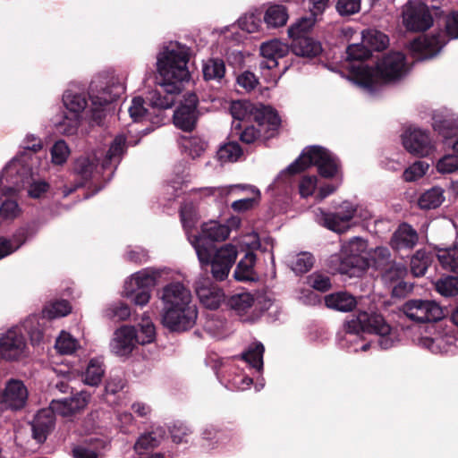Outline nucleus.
<instances>
[{
    "mask_svg": "<svg viewBox=\"0 0 458 458\" xmlns=\"http://www.w3.org/2000/svg\"><path fill=\"white\" fill-rule=\"evenodd\" d=\"M161 438L162 434H159L158 436L157 435V433L154 432L143 434L139 437V439L135 443L134 449L136 452L141 454L145 450L158 445Z\"/></svg>",
    "mask_w": 458,
    "mask_h": 458,
    "instance_id": "13d9d810",
    "label": "nucleus"
},
{
    "mask_svg": "<svg viewBox=\"0 0 458 458\" xmlns=\"http://www.w3.org/2000/svg\"><path fill=\"white\" fill-rule=\"evenodd\" d=\"M447 43L446 35L438 32L436 35L422 36L410 43V50L416 60H426L434 57Z\"/></svg>",
    "mask_w": 458,
    "mask_h": 458,
    "instance_id": "4468645a",
    "label": "nucleus"
},
{
    "mask_svg": "<svg viewBox=\"0 0 458 458\" xmlns=\"http://www.w3.org/2000/svg\"><path fill=\"white\" fill-rule=\"evenodd\" d=\"M129 113L134 122H140L147 116V109L144 106V99L141 97H135L131 100Z\"/></svg>",
    "mask_w": 458,
    "mask_h": 458,
    "instance_id": "338daca9",
    "label": "nucleus"
},
{
    "mask_svg": "<svg viewBox=\"0 0 458 458\" xmlns=\"http://www.w3.org/2000/svg\"><path fill=\"white\" fill-rule=\"evenodd\" d=\"M433 128L444 138L448 139L458 129V117L454 114H435Z\"/></svg>",
    "mask_w": 458,
    "mask_h": 458,
    "instance_id": "2f4dec72",
    "label": "nucleus"
},
{
    "mask_svg": "<svg viewBox=\"0 0 458 458\" xmlns=\"http://www.w3.org/2000/svg\"><path fill=\"white\" fill-rule=\"evenodd\" d=\"M316 16L300 19L288 29V35L291 38L306 36V33L313 27Z\"/></svg>",
    "mask_w": 458,
    "mask_h": 458,
    "instance_id": "864d4df0",
    "label": "nucleus"
},
{
    "mask_svg": "<svg viewBox=\"0 0 458 458\" xmlns=\"http://www.w3.org/2000/svg\"><path fill=\"white\" fill-rule=\"evenodd\" d=\"M435 286L437 292L443 296L451 297L458 294V279L455 277L447 276L439 279Z\"/></svg>",
    "mask_w": 458,
    "mask_h": 458,
    "instance_id": "6e6d98bb",
    "label": "nucleus"
},
{
    "mask_svg": "<svg viewBox=\"0 0 458 458\" xmlns=\"http://www.w3.org/2000/svg\"><path fill=\"white\" fill-rule=\"evenodd\" d=\"M234 189H239L247 191L250 194V196L233 201L231 204V208L233 211L237 213H243L251 210L259 204L261 199L260 191L250 184H234L221 187H204L198 190H194V191H200L205 196L217 195L220 197H224L230 194L232 191Z\"/></svg>",
    "mask_w": 458,
    "mask_h": 458,
    "instance_id": "9b49d317",
    "label": "nucleus"
},
{
    "mask_svg": "<svg viewBox=\"0 0 458 458\" xmlns=\"http://www.w3.org/2000/svg\"><path fill=\"white\" fill-rule=\"evenodd\" d=\"M403 311L410 319L419 323L437 321L444 316L441 307L429 300H410L403 304Z\"/></svg>",
    "mask_w": 458,
    "mask_h": 458,
    "instance_id": "ddd939ff",
    "label": "nucleus"
},
{
    "mask_svg": "<svg viewBox=\"0 0 458 458\" xmlns=\"http://www.w3.org/2000/svg\"><path fill=\"white\" fill-rule=\"evenodd\" d=\"M63 102L69 113L81 116L88 106L84 88L79 84H71L63 94Z\"/></svg>",
    "mask_w": 458,
    "mask_h": 458,
    "instance_id": "5701e85b",
    "label": "nucleus"
},
{
    "mask_svg": "<svg viewBox=\"0 0 458 458\" xmlns=\"http://www.w3.org/2000/svg\"><path fill=\"white\" fill-rule=\"evenodd\" d=\"M264 345L261 343H254L242 354V359L258 372L263 369Z\"/></svg>",
    "mask_w": 458,
    "mask_h": 458,
    "instance_id": "ea45409f",
    "label": "nucleus"
},
{
    "mask_svg": "<svg viewBox=\"0 0 458 458\" xmlns=\"http://www.w3.org/2000/svg\"><path fill=\"white\" fill-rule=\"evenodd\" d=\"M314 264V257L310 252H301L291 260V267L296 274L308 272Z\"/></svg>",
    "mask_w": 458,
    "mask_h": 458,
    "instance_id": "603ef678",
    "label": "nucleus"
},
{
    "mask_svg": "<svg viewBox=\"0 0 458 458\" xmlns=\"http://www.w3.org/2000/svg\"><path fill=\"white\" fill-rule=\"evenodd\" d=\"M90 400V394L81 391L70 398L52 401V409L62 417H71L84 410Z\"/></svg>",
    "mask_w": 458,
    "mask_h": 458,
    "instance_id": "aec40b11",
    "label": "nucleus"
},
{
    "mask_svg": "<svg viewBox=\"0 0 458 458\" xmlns=\"http://www.w3.org/2000/svg\"><path fill=\"white\" fill-rule=\"evenodd\" d=\"M155 276L148 269L139 271L125 281L123 294L131 295L134 293V288L150 291L155 284Z\"/></svg>",
    "mask_w": 458,
    "mask_h": 458,
    "instance_id": "c85d7f7f",
    "label": "nucleus"
},
{
    "mask_svg": "<svg viewBox=\"0 0 458 458\" xmlns=\"http://www.w3.org/2000/svg\"><path fill=\"white\" fill-rule=\"evenodd\" d=\"M138 344L136 327L123 326L114 333L111 349L118 356L129 355Z\"/></svg>",
    "mask_w": 458,
    "mask_h": 458,
    "instance_id": "4be33fe9",
    "label": "nucleus"
},
{
    "mask_svg": "<svg viewBox=\"0 0 458 458\" xmlns=\"http://www.w3.org/2000/svg\"><path fill=\"white\" fill-rule=\"evenodd\" d=\"M325 304L329 309L348 312L355 308L357 301L353 295L341 291L325 296Z\"/></svg>",
    "mask_w": 458,
    "mask_h": 458,
    "instance_id": "c756f323",
    "label": "nucleus"
},
{
    "mask_svg": "<svg viewBox=\"0 0 458 458\" xmlns=\"http://www.w3.org/2000/svg\"><path fill=\"white\" fill-rule=\"evenodd\" d=\"M79 346L77 339L65 331L61 332L55 344L56 351L61 354H72Z\"/></svg>",
    "mask_w": 458,
    "mask_h": 458,
    "instance_id": "8fccbe9b",
    "label": "nucleus"
},
{
    "mask_svg": "<svg viewBox=\"0 0 458 458\" xmlns=\"http://www.w3.org/2000/svg\"><path fill=\"white\" fill-rule=\"evenodd\" d=\"M362 42L373 50L381 51L387 47L389 39L383 32L376 29H368L362 31Z\"/></svg>",
    "mask_w": 458,
    "mask_h": 458,
    "instance_id": "79ce46f5",
    "label": "nucleus"
},
{
    "mask_svg": "<svg viewBox=\"0 0 458 458\" xmlns=\"http://www.w3.org/2000/svg\"><path fill=\"white\" fill-rule=\"evenodd\" d=\"M197 106L195 103L179 106L174 114V123L176 127L189 131L193 130L197 121Z\"/></svg>",
    "mask_w": 458,
    "mask_h": 458,
    "instance_id": "cd10ccee",
    "label": "nucleus"
},
{
    "mask_svg": "<svg viewBox=\"0 0 458 458\" xmlns=\"http://www.w3.org/2000/svg\"><path fill=\"white\" fill-rule=\"evenodd\" d=\"M255 302L254 295L248 292L233 294L227 301V305L239 316L245 315Z\"/></svg>",
    "mask_w": 458,
    "mask_h": 458,
    "instance_id": "f704fd0d",
    "label": "nucleus"
},
{
    "mask_svg": "<svg viewBox=\"0 0 458 458\" xmlns=\"http://www.w3.org/2000/svg\"><path fill=\"white\" fill-rule=\"evenodd\" d=\"M230 227L215 220H210L201 225V233L198 235H189L188 239L193 246L202 269L211 266L212 276L216 281L227 278L237 258V248L233 244H225L213 254L212 245L208 242H222L228 238Z\"/></svg>",
    "mask_w": 458,
    "mask_h": 458,
    "instance_id": "f03ea898",
    "label": "nucleus"
},
{
    "mask_svg": "<svg viewBox=\"0 0 458 458\" xmlns=\"http://www.w3.org/2000/svg\"><path fill=\"white\" fill-rule=\"evenodd\" d=\"M28 390L21 380L10 379L3 393H0L4 409L20 410L26 404Z\"/></svg>",
    "mask_w": 458,
    "mask_h": 458,
    "instance_id": "f3484780",
    "label": "nucleus"
},
{
    "mask_svg": "<svg viewBox=\"0 0 458 458\" xmlns=\"http://www.w3.org/2000/svg\"><path fill=\"white\" fill-rule=\"evenodd\" d=\"M162 324L174 332L191 329L198 317L191 291L180 282H172L161 290Z\"/></svg>",
    "mask_w": 458,
    "mask_h": 458,
    "instance_id": "7ed1b4c3",
    "label": "nucleus"
},
{
    "mask_svg": "<svg viewBox=\"0 0 458 458\" xmlns=\"http://www.w3.org/2000/svg\"><path fill=\"white\" fill-rule=\"evenodd\" d=\"M434 255L430 251L419 250L411 259V271L414 276L425 275L428 267L433 261Z\"/></svg>",
    "mask_w": 458,
    "mask_h": 458,
    "instance_id": "4c0bfd02",
    "label": "nucleus"
},
{
    "mask_svg": "<svg viewBox=\"0 0 458 458\" xmlns=\"http://www.w3.org/2000/svg\"><path fill=\"white\" fill-rule=\"evenodd\" d=\"M124 86L114 78L104 76L94 78L89 88L94 119H100L103 108L115 101L124 92Z\"/></svg>",
    "mask_w": 458,
    "mask_h": 458,
    "instance_id": "6e6552de",
    "label": "nucleus"
},
{
    "mask_svg": "<svg viewBox=\"0 0 458 458\" xmlns=\"http://www.w3.org/2000/svg\"><path fill=\"white\" fill-rule=\"evenodd\" d=\"M458 169V155L448 154L437 163V170L441 174H451Z\"/></svg>",
    "mask_w": 458,
    "mask_h": 458,
    "instance_id": "680f3d73",
    "label": "nucleus"
},
{
    "mask_svg": "<svg viewBox=\"0 0 458 458\" xmlns=\"http://www.w3.org/2000/svg\"><path fill=\"white\" fill-rule=\"evenodd\" d=\"M138 344H147L154 341L156 330L153 323L147 321L145 324L140 325V328H136Z\"/></svg>",
    "mask_w": 458,
    "mask_h": 458,
    "instance_id": "e2e57ef3",
    "label": "nucleus"
},
{
    "mask_svg": "<svg viewBox=\"0 0 458 458\" xmlns=\"http://www.w3.org/2000/svg\"><path fill=\"white\" fill-rule=\"evenodd\" d=\"M308 284L315 290L326 292L330 289V278L319 273H313L307 278Z\"/></svg>",
    "mask_w": 458,
    "mask_h": 458,
    "instance_id": "69168bd1",
    "label": "nucleus"
},
{
    "mask_svg": "<svg viewBox=\"0 0 458 458\" xmlns=\"http://www.w3.org/2000/svg\"><path fill=\"white\" fill-rule=\"evenodd\" d=\"M403 145L411 154L425 157L434 149L428 131L418 128H408L402 135Z\"/></svg>",
    "mask_w": 458,
    "mask_h": 458,
    "instance_id": "2eb2a0df",
    "label": "nucleus"
},
{
    "mask_svg": "<svg viewBox=\"0 0 458 458\" xmlns=\"http://www.w3.org/2000/svg\"><path fill=\"white\" fill-rule=\"evenodd\" d=\"M108 444L103 440H96L90 445H78L72 449L74 458H101Z\"/></svg>",
    "mask_w": 458,
    "mask_h": 458,
    "instance_id": "58836bf2",
    "label": "nucleus"
},
{
    "mask_svg": "<svg viewBox=\"0 0 458 458\" xmlns=\"http://www.w3.org/2000/svg\"><path fill=\"white\" fill-rule=\"evenodd\" d=\"M72 307L68 301L61 300L56 301L46 306L43 310L44 317L48 318H55L58 317H64L71 312Z\"/></svg>",
    "mask_w": 458,
    "mask_h": 458,
    "instance_id": "3c124183",
    "label": "nucleus"
},
{
    "mask_svg": "<svg viewBox=\"0 0 458 458\" xmlns=\"http://www.w3.org/2000/svg\"><path fill=\"white\" fill-rule=\"evenodd\" d=\"M292 50L296 55L311 58L322 52V46L319 41L302 36L293 38Z\"/></svg>",
    "mask_w": 458,
    "mask_h": 458,
    "instance_id": "bb28decb",
    "label": "nucleus"
},
{
    "mask_svg": "<svg viewBox=\"0 0 458 458\" xmlns=\"http://www.w3.org/2000/svg\"><path fill=\"white\" fill-rule=\"evenodd\" d=\"M230 113L233 118V130H241L242 123L253 120L258 126H267V131H277L281 120L276 110L270 106H255L249 101L238 100L232 102Z\"/></svg>",
    "mask_w": 458,
    "mask_h": 458,
    "instance_id": "0eeeda50",
    "label": "nucleus"
},
{
    "mask_svg": "<svg viewBox=\"0 0 458 458\" xmlns=\"http://www.w3.org/2000/svg\"><path fill=\"white\" fill-rule=\"evenodd\" d=\"M444 200V190L441 187H432L420 196L418 205L421 209H434L438 208Z\"/></svg>",
    "mask_w": 458,
    "mask_h": 458,
    "instance_id": "c9c22d12",
    "label": "nucleus"
},
{
    "mask_svg": "<svg viewBox=\"0 0 458 458\" xmlns=\"http://www.w3.org/2000/svg\"><path fill=\"white\" fill-rule=\"evenodd\" d=\"M256 255L253 252H247L239 261L233 272V277L240 282H253L257 279L254 270Z\"/></svg>",
    "mask_w": 458,
    "mask_h": 458,
    "instance_id": "7c9ffc66",
    "label": "nucleus"
},
{
    "mask_svg": "<svg viewBox=\"0 0 458 458\" xmlns=\"http://www.w3.org/2000/svg\"><path fill=\"white\" fill-rule=\"evenodd\" d=\"M428 167L429 165L427 162L416 161L404 170L403 178L405 182L417 181L426 174Z\"/></svg>",
    "mask_w": 458,
    "mask_h": 458,
    "instance_id": "5fc2aeb1",
    "label": "nucleus"
},
{
    "mask_svg": "<svg viewBox=\"0 0 458 458\" xmlns=\"http://www.w3.org/2000/svg\"><path fill=\"white\" fill-rule=\"evenodd\" d=\"M288 20L287 10L283 5L270 6L264 16L267 27L277 28L284 26Z\"/></svg>",
    "mask_w": 458,
    "mask_h": 458,
    "instance_id": "37998d69",
    "label": "nucleus"
},
{
    "mask_svg": "<svg viewBox=\"0 0 458 458\" xmlns=\"http://www.w3.org/2000/svg\"><path fill=\"white\" fill-rule=\"evenodd\" d=\"M382 270V281L385 284L391 286L396 282L404 278L407 274L406 267L400 263L393 262Z\"/></svg>",
    "mask_w": 458,
    "mask_h": 458,
    "instance_id": "c03bdc74",
    "label": "nucleus"
},
{
    "mask_svg": "<svg viewBox=\"0 0 458 458\" xmlns=\"http://www.w3.org/2000/svg\"><path fill=\"white\" fill-rule=\"evenodd\" d=\"M182 146L192 158L200 157L206 150L207 143L200 137L194 136L184 140Z\"/></svg>",
    "mask_w": 458,
    "mask_h": 458,
    "instance_id": "4d7b16f0",
    "label": "nucleus"
},
{
    "mask_svg": "<svg viewBox=\"0 0 458 458\" xmlns=\"http://www.w3.org/2000/svg\"><path fill=\"white\" fill-rule=\"evenodd\" d=\"M403 22L411 30H426L433 24V18L426 8L409 10L404 13Z\"/></svg>",
    "mask_w": 458,
    "mask_h": 458,
    "instance_id": "393cba45",
    "label": "nucleus"
},
{
    "mask_svg": "<svg viewBox=\"0 0 458 458\" xmlns=\"http://www.w3.org/2000/svg\"><path fill=\"white\" fill-rule=\"evenodd\" d=\"M366 44H352L347 47V58L350 61H362L369 58L371 51L365 47Z\"/></svg>",
    "mask_w": 458,
    "mask_h": 458,
    "instance_id": "0e129e2a",
    "label": "nucleus"
},
{
    "mask_svg": "<svg viewBox=\"0 0 458 458\" xmlns=\"http://www.w3.org/2000/svg\"><path fill=\"white\" fill-rule=\"evenodd\" d=\"M367 242L360 237H353L344 242L341 248L339 271L341 274H355L370 267L368 258Z\"/></svg>",
    "mask_w": 458,
    "mask_h": 458,
    "instance_id": "9d476101",
    "label": "nucleus"
},
{
    "mask_svg": "<svg viewBox=\"0 0 458 458\" xmlns=\"http://www.w3.org/2000/svg\"><path fill=\"white\" fill-rule=\"evenodd\" d=\"M70 155V149L63 140H57L51 148L52 161L55 165H63Z\"/></svg>",
    "mask_w": 458,
    "mask_h": 458,
    "instance_id": "052dcab7",
    "label": "nucleus"
},
{
    "mask_svg": "<svg viewBox=\"0 0 458 458\" xmlns=\"http://www.w3.org/2000/svg\"><path fill=\"white\" fill-rule=\"evenodd\" d=\"M346 327L350 341L357 338L360 332L376 334L378 336L377 344L383 350L393 347L397 341L395 333L384 318L377 313L359 312L356 318L347 322Z\"/></svg>",
    "mask_w": 458,
    "mask_h": 458,
    "instance_id": "423d86ee",
    "label": "nucleus"
},
{
    "mask_svg": "<svg viewBox=\"0 0 458 458\" xmlns=\"http://www.w3.org/2000/svg\"><path fill=\"white\" fill-rule=\"evenodd\" d=\"M310 165H316L319 174L325 178L335 176L340 169L338 158L329 150L320 146L308 147L294 162L278 174L274 186L279 187L281 182L289 183L290 175L300 173Z\"/></svg>",
    "mask_w": 458,
    "mask_h": 458,
    "instance_id": "39448f33",
    "label": "nucleus"
},
{
    "mask_svg": "<svg viewBox=\"0 0 458 458\" xmlns=\"http://www.w3.org/2000/svg\"><path fill=\"white\" fill-rule=\"evenodd\" d=\"M238 26L248 33H253L259 30L260 19L254 13L245 14L238 20Z\"/></svg>",
    "mask_w": 458,
    "mask_h": 458,
    "instance_id": "774afa93",
    "label": "nucleus"
},
{
    "mask_svg": "<svg viewBox=\"0 0 458 458\" xmlns=\"http://www.w3.org/2000/svg\"><path fill=\"white\" fill-rule=\"evenodd\" d=\"M196 294L200 303L209 310H216L225 301L223 290L208 279H199L196 283Z\"/></svg>",
    "mask_w": 458,
    "mask_h": 458,
    "instance_id": "6ab92c4d",
    "label": "nucleus"
},
{
    "mask_svg": "<svg viewBox=\"0 0 458 458\" xmlns=\"http://www.w3.org/2000/svg\"><path fill=\"white\" fill-rule=\"evenodd\" d=\"M236 135L239 136V139L242 142L246 144H251L256 140H258L261 135H264L266 138H270L274 136L276 131H267V126L264 127L259 126L256 128L254 125H245L242 123L241 130H233Z\"/></svg>",
    "mask_w": 458,
    "mask_h": 458,
    "instance_id": "72a5a7b5",
    "label": "nucleus"
},
{
    "mask_svg": "<svg viewBox=\"0 0 458 458\" xmlns=\"http://www.w3.org/2000/svg\"><path fill=\"white\" fill-rule=\"evenodd\" d=\"M242 155L241 146L234 141H229L222 145L217 152L216 157L222 163L236 162Z\"/></svg>",
    "mask_w": 458,
    "mask_h": 458,
    "instance_id": "49530a36",
    "label": "nucleus"
},
{
    "mask_svg": "<svg viewBox=\"0 0 458 458\" xmlns=\"http://www.w3.org/2000/svg\"><path fill=\"white\" fill-rule=\"evenodd\" d=\"M456 343L457 338L451 331L438 332L434 337L425 336L420 340V344L433 353H455Z\"/></svg>",
    "mask_w": 458,
    "mask_h": 458,
    "instance_id": "412c9836",
    "label": "nucleus"
},
{
    "mask_svg": "<svg viewBox=\"0 0 458 458\" xmlns=\"http://www.w3.org/2000/svg\"><path fill=\"white\" fill-rule=\"evenodd\" d=\"M203 77L206 81H219L225 73V65L222 59L210 58L202 66Z\"/></svg>",
    "mask_w": 458,
    "mask_h": 458,
    "instance_id": "a19ab883",
    "label": "nucleus"
},
{
    "mask_svg": "<svg viewBox=\"0 0 458 458\" xmlns=\"http://www.w3.org/2000/svg\"><path fill=\"white\" fill-rule=\"evenodd\" d=\"M289 47L278 39H272L264 42L260 46L259 70L262 77L267 83L276 84L286 67L280 72L278 69V60L287 55Z\"/></svg>",
    "mask_w": 458,
    "mask_h": 458,
    "instance_id": "1a4fd4ad",
    "label": "nucleus"
},
{
    "mask_svg": "<svg viewBox=\"0 0 458 458\" xmlns=\"http://www.w3.org/2000/svg\"><path fill=\"white\" fill-rule=\"evenodd\" d=\"M103 362L98 359H91L84 373L83 381L89 386H98L104 376Z\"/></svg>",
    "mask_w": 458,
    "mask_h": 458,
    "instance_id": "a18cd8bd",
    "label": "nucleus"
},
{
    "mask_svg": "<svg viewBox=\"0 0 458 458\" xmlns=\"http://www.w3.org/2000/svg\"><path fill=\"white\" fill-rule=\"evenodd\" d=\"M27 230L20 229L11 238L0 237V259L17 250L27 240Z\"/></svg>",
    "mask_w": 458,
    "mask_h": 458,
    "instance_id": "e433bc0d",
    "label": "nucleus"
},
{
    "mask_svg": "<svg viewBox=\"0 0 458 458\" xmlns=\"http://www.w3.org/2000/svg\"><path fill=\"white\" fill-rule=\"evenodd\" d=\"M405 56L401 52H390L375 67L363 63L351 66V80L367 92L373 94L384 84L401 79L406 72Z\"/></svg>",
    "mask_w": 458,
    "mask_h": 458,
    "instance_id": "20e7f679",
    "label": "nucleus"
},
{
    "mask_svg": "<svg viewBox=\"0 0 458 458\" xmlns=\"http://www.w3.org/2000/svg\"><path fill=\"white\" fill-rule=\"evenodd\" d=\"M437 256L445 269L458 274V248L440 250Z\"/></svg>",
    "mask_w": 458,
    "mask_h": 458,
    "instance_id": "de8ad7c7",
    "label": "nucleus"
},
{
    "mask_svg": "<svg viewBox=\"0 0 458 458\" xmlns=\"http://www.w3.org/2000/svg\"><path fill=\"white\" fill-rule=\"evenodd\" d=\"M55 410L52 409V402L49 407L41 409L35 415L31 423L32 436L38 443H44L47 435L53 430L55 424Z\"/></svg>",
    "mask_w": 458,
    "mask_h": 458,
    "instance_id": "a211bd4d",
    "label": "nucleus"
},
{
    "mask_svg": "<svg viewBox=\"0 0 458 458\" xmlns=\"http://www.w3.org/2000/svg\"><path fill=\"white\" fill-rule=\"evenodd\" d=\"M355 212L356 208L351 202L344 201L339 210L335 212L327 213L318 209V213L316 214V220L326 228L341 233L350 228V222Z\"/></svg>",
    "mask_w": 458,
    "mask_h": 458,
    "instance_id": "f8f14e48",
    "label": "nucleus"
},
{
    "mask_svg": "<svg viewBox=\"0 0 458 458\" xmlns=\"http://www.w3.org/2000/svg\"><path fill=\"white\" fill-rule=\"evenodd\" d=\"M419 241V235L415 229L410 225L401 224L393 233L390 240L391 247L397 251L403 250H411Z\"/></svg>",
    "mask_w": 458,
    "mask_h": 458,
    "instance_id": "b1692460",
    "label": "nucleus"
},
{
    "mask_svg": "<svg viewBox=\"0 0 458 458\" xmlns=\"http://www.w3.org/2000/svg\"><path fill=\"white\" fill-rule=\"evenodd\" d=\"M370 266L377 269H383L394 261L391 260V253L386 247H377L368 254Z\"/></svg>",
    "mask_w": 458,
    "mask_h": 458,
    "instance_id": "09e8293b",
    "label": "nucleus"
},
{
    "mask_svg": "<svg viewBox=\"0 0 458 458\" xmlns=\"http://www.w3.org/2000/svg\"><path fill=\"white\" fill-rule=\"evenodd\" d=\"M80 123L81 116L70 113V115L65 114L56 126L59 132L72 135L77 131Z\"/></svg>",
    "mask_w": 458,
    "mask_h": 458,
    "instance_id": "bf43d9fd",
    "label": "nucleus"
},
{
    "mask_svg": "<svg viewBox=\"0 0 458 458\" xmlns=\"http://www.w3.org/2000/svg\"><path fill=\"white\" fill-rule=\"evenodd\" d=\"M125 143L126 138L124 136L118 135L114 138L102 162V170H110L113 173L116 169L124 152Z\"/></svg>",
    "mask_w": 458,
    "mask_h": 458,
    "instance_id": "a878e982",
    "label": "nucleus"
},
{
    "mask_svg": "<svg viewBox=\"0 0 458 458\" xmlns=\"http://www.w3.org/2000/svg\"><path fill=\"white\" fill-rule=\"evenodd\" d=\"M26 354V341L16 328L8 330L0 338V355L7 360H16Z\"/></svg>",
    "mask_w": 458,
    "mask_h": 458,
    "instance_id": "dca6fc26",
    "label": "nucleus"
},
{
    "mask_svg": "<svg viewBox=\"0 0 458 458\" xmlns=\"http://www.w3.org/2000/svg\"><path fill=\"white\" fill-rule=\"evenodd\" d=\"M96 169V164L94 160H91L88 157H81L76 159L73 170L77 175L80 176L81 182L78 183L74 188L64 189V195L66 197L75 191L77 187L82 186L86 182H88L93 174L94 170Z\"/></svg>",
    "mask_w": 458,
    "mask_h": 458,
    "instance_id": "473e14b6",
    "label": "nucleus"
},
{
    "mask_svg": "<svg viewBox=\"0 0 458 458\" xmlns=\"http://www.w3.org/2000/svg\"><path fill=\"white\" fill-rule=\"evenodd\" d=\"M190 48L178 42H169L157 57V69L161 77L159 89L149 93L153 107L168 109L175 102V97L182 89V82L190 80L187 64Z\"/></svg>",
    "mask_w": 458,
    "mask_h": 458,
    "instance_id": "f257e3e1",
    "label": "nucleus"
}]
</instances>
